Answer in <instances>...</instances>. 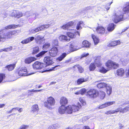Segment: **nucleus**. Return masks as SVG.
<instances>
[{
  "label": "nucleus",
  "instance_id": "nucleus-1",
  "mask_svg": "<svg viewBox=\"0 0 129 129\" xmlns=\"http://www.w3.org/2000/svg\"><path fill=\"white\" fill-rule=\"evenodd\" d=\"M126 6L123 9V13L119 11L116 12L113 16V20L115 23H117L118 22L122 21L123 20V14H125L129 12V2L126 3Z\"/></svg>",
  "mask_w": 129,
  "mask_h": 129
},
{
  "label": "nucleus",
  "instance_id": "nucleus-2",
  "mask_svg": "<svg viewBox=\"0 0 129 129\" xmlns=\"http://www.w3.org/2000/svg\"><path fill=\"white\" fill-rule=\"evenodd\" d=\"M74 23L73 21H71L66 24L63 25L61 27V28L64 29L72 30L71 32H68L67 33V35L68 36V37L70 38H75L76 37L77 33L80 36V34L78 31H76L75 30L70 28L73 26Z\"/></svg>",
  "mask_w": 129,
  "mask_h": 129
},
{
  "label": "nucleus",
  "instance_id": "nucleus-3",
  "mask_svg": "<svg viewBox=\"0 0 129 129\" xmlns=\"http://www.w3.org/2000/svg\"><path fill=\"white\" fill-rule=\"evenodd\" d=\"M94 62L95 64L94 63H91L89 66V69L90 71H93L95 70L96 68L95 65H96L97 67L100 68L102 65L100 62L99 59H95Z\"/></svg>",
  "mask_w": 129,
  "mask_h": 129
},
{
  "label": "nucleus",
  "instance_id": "nucleus-4",
  "mask_svg": "<svg viewBox=\"0 0 129 129\" xmlns=\"http://www.w3.org/2000/svg\"><path fill=\"white\" fill-rule=\"evenodd\" d=\"M50 25L49 24H46L41 26L38 27L35 29H30L29 31V33L31 34H35L40 31L42 30L43 29H45L48 28Z\"/></svg>",
  "mask_w": 129,
  "mask_h": 129
},
{
  "label": "nucleus",
  "instance_id": "nucleus-5",
  "mask_svg": "<svg viewBox=\"0 0 129 129\" xmlns=\"http://www.w3.org/2000/svg\"><path fill=\"white\" fill-rule=\"evenodd\" d=\"M47 102H45L44 103V105L48 108L51 109V106H53L55 103V101L54 98L51 97L48 99Z\"/></svg>",
  "mask_w": 129,
  "mask_h": 129
},
{
  "label": "nucleus",
  "instance_id": "nucleus-6",
  "mask_svg": "<svg viewBox=\"0 0 129 129\" xmlns=\"http://www.w3.org/2000/svg\"><path fill=\"white\" fill-rule=\"evenodd\" d=\"M27 71L26 67H22L19 70L18 74L19 76H26L30 75L33 73L28 74Z\"/></svg>",
  "mask_w": 129,
  "mask_h": 129
},
{
  "label": "nucleus",
  "instance_id": "nucleus-7",
  "mask_svg": "<svg viewBox=\"0 0 129 129\" xmlns=\"http://www.w3.org/2000/svg\"><path fill=\"white\" fill-rule=\"evenodd\" d=\"M33 69L35 70L41 69L46 67V65L43 63L37 61L33 64Z\"/></svg>",
  "mask_w": 129,
  "mask_h": 129
},
{
  "label": "nucleus",
  "instance_id": "nucleus-8",
  "mask_svg": "<svg viewBox=\"0 0 129 129\" xmlns=\"http://www.w3.org/2000/svg\"><path fill=\"white\" fill-rule=\"evenodd\" d=\"M87 94L89 97L90 98H94L97 96L99 94L97 90L93 89H90L87 92Z\"/></svg>",
  "mask_w": 129,
  "mask_h": 129
},
{
  "label": "nucleus",
  "instance_id": "nucleus-9",
  "mask_svg": "<svg viewBox=\"0 0 129 129\" xmlns=\"http://www.w3.org/2000/svg\"><path fill=\"white\" fill-rule=\"evenodd\" d=\"M106 65L107 67L109 68L116 69L118 67L119 65L117 64H116L111 60H109L106 63Z\"/></svg>",
  "mask_w": 129,
  "mask_h": 129
},
{
  "label": "nucleus",
  "instance_id": "nucleus-10",
  "mask_svg": "<svg viewBox=\"0 0 129 129\" xmlns=\"http://www.w3.org/2000/svg\"><path fill=\"white\" fill-rule=\"evenodd\" d=\"M58 52L57 48L54 47L49 51V54L51 57H55L57 55Z\"/></svg>",
  "mask_w": 129,
  "mask_h": 129
},
{
  "label": "nucleus",
  "instance_id": "nucleus-11",
  "mask_svg": "<svg viewBox=\"0 0 129 129\" xmlns=\"http://www.w3.org/2000/svg\"><path fill=\"white\" fill-rule=\"evenodd\" d=\"M10 15L11 16L14 17L16 18H19L22 16V14L18 11L14 10L10 14Z\"/></svg>",
  "mask_w": 129,
  "mask_h": 129
},
{
  "label": "nucleus",
  "instance_id": "nucleus-12",
  "mask_svg": "<svg viewBox=\"0 0 129 129\" xmlns=\"http://www.w3.org/2000/svg\"><path fill=\"white\" fill-rule=\"evenodd\" d=\"M16 31H11L6 33H3V34L5 40L6 38H11L13 37V36L15 34Z\"/></svg>",
  "mask_w": 129,
  "mask_h": 129
},
{
  "label": "nucleus",
  "instance_id": "nucleus-13",
  "mask_svg": "<svg viewBox=\"0 0 129 129\" xmlns=\"http://www.w3.org/2000/svg\"><path fill=\"white\" fill-rule=\"evenodd\" d=\"M44 61L46 63V64H45L46 65H51L53 63L52 59L49 56L45 57L44 59Z\"/></svg>",
  "mask_w": 129,
  "mask_h": 129
},
{
  "label": "nucleus",
  "instance_id": "nucleus-14",
  "mask_svg": "<svg viewBox=\"0 0 129 129\" xmlns=\"http://www.w3.org/2000/svg\"><path fill=\"white\" fill-rule=\"evenodd\" d=\"M115 103V102L114 101L107 102L103 104L100 106L98 108L99 109H102L106 107H107L108 106L112 105L114 104Z\"/></svg>",
  "mask_w": 129,
  "mask_h": 129
},
{
  "label": "nucleus",
  "instance_id": "nucleus-15",
  "mask_svg": "<svg viewBox=\"0 0 129 129\" xmlns=\"http://www.w3.org/2000/svg\"><path fill=\"white\" fill-rule=\"evenodd\" d=\"M39 110L38 105L36 104L34 105L32 107L31 112V113H33L35 115L37 114Z\"/></svg>",
  "mask_w": 129,
  "mask_h": 129
},
{
  "label": "nucleus",
  "instance_id": "nucleus-16",
  "mask_svg": "<svg viewBox=\"0 0 129 129\" xmlns=\"http://www.w3.org/2000/svg\"><path fill=\"white\" fill-rule=\"evenodd\" d=\"M59 40L62 41L68 42L70 41V38L64 35H61L59 37Z\"/></svg>",
  "mask_w": 129,
  "mask_h": 129
},
{
  "label": "nucleus",
  "instance_id": "nucleus-17",
  "mask_svg": "<svg viewBox=\"0 0 129 129\" xmlns=\"http://www.w3.org/2000/svg\"><path fill=\"white\" fill-rule=\"evenodd\" d=\"M34 39V37H30L22 41L21 43L23 44H26L33 41Z\"/></svg>",
  "mask_w": 129,
  "mask_h": 129
},
{
  "label": "nucleus",
  "instance_id": "nucleus-18",
  "mask_svg": "<svg viewBox=\"0 0 129 129\" xmlns=\"http://www.w3.org/2000/svg\"><path fill=\"white\" fill-rule=\"evenodd\" d=\"M120 43V41L119 40L117 41H112L109 43L107 45V46L109 47L114 46H116L118 45Z\"/></svg>",
  "mask_w": 129,
  "mask_h": 129
},
{
  "label": "nucleus",
  "instance_id": "nucleus-19",
  "mask_svg": "<svg viewBox=\"0 0 129 129\" xmlns=\"http://www.w3.org/2000/svg\"><path fill=\"white\" fill-rule=\"evenodd\" d=\"M36 59L34 57H30L25 59L24 62L26 64H30L32 62L36 60Z\"/></svg>",
  "mask_w": 129,
  "mask_h": 129
},
{
  "label": "nucleus",
  "instance_id": "nucleus-20",
  "mask_svg": "<svg viewBox=\"0 0 129 129\" xmlns=\"http://www.w3.org/2000/svg\"><path fill=\"white\" fill-rule=\"evenodd\" d=\"M74 43L72 42L70 43V46H67L66 47L67 48L69 47V48L70 51L71 52H73L78 50L76 48V46L74 45Z\"/></svg>",
  "mask_w": 129,
  "mask_h": 129
},
{
  "label": "nucleus",
  "instance_id": "nucleus-21",
  "mask_svg": "<svg viewBox=\"0 0 129 129\" xmlns=\"http://www.w3.org/2000/svg\"><path fill=\"white\" fill-rule=\"evenodd\" d=\"M116 74L119 76H123L124 74V71L122 68L118 69L117 70Z\"/></svg>",
  "mask_w": 129,
  "mask_h": 129
},
{
  "label": "nucleus",
  "instance_id": "nucleus-22",
  "mask_svg": "<svg viewBox=\"0 0 129 129\" xmlns=\"http://www.w3.org/2000/svg\"><path fill=\"white\" fill-rule=\"evenodd\" d=\"M97 33L99 34H103L105 32V29L104 27L101 26H99L95 29Z\"/></svg>",
  "mask_w": 129,
  "mask_h": 129
},
{
  "label": "nucleus",
  "instance_id": "nucleus-23",
  "mask_svg": "<svg viewBox=\"0 0 129 129\" xmlns=\"http://www.w3.org/2000/svg\"><path fill=\"white\" fill-rule=\"evenodd\" d=\"M67 54L66 53H63L59 56L56 58V61L57 62L62 61L66 56Z\"/></svg>",
  "mask_w": 129,
  "mask_h": 129
},
{
  "label": "nucleus",
  "instance_id": "nucleus-24",
  "mask_svg": "<svg viewBox=\"0 0 129 129\" xmlns=\"http://www.w3.org/2000/svg\"><path fill=\"white\" fill-rule=\"evenodd\" d=\"M66 110V107L64 105H61V106L59 108L58 112L59 113L62 114L64 113Z\"/></svg>",
  "mask_w": 129,
  "mask_h": 129
},
{
  "label": "nucleus",
  "instance_id": "nucleus-25",
  "mask_svg": "<svg viewBox=\"0 0 129 129\" xmlns=\"http://www.w3.org/2000/svg\"><path fill=\"white\" fill-rule=\"evenodd\" d=\"M115 26L113 23L110 24L107 27L108 30L109 31H112L114 30Z\"/></svg>",
  "mask_w": 129,
  "mask_h": 129
},
{
  "label": "nucleus",
  "instance_id": "nucleus-26",
  "mask_svg": "<svg viewBox=\"0 0 129 129\" xmlns=\"http://www.w3.org/2000/svg\"><path fill=\"white\" fill-rule=\"evenodd\" d=\"M60 103L61 105H64L68 103V100L65 97H62L60 101Z\"/></svg>",
  "mask_w": 129,
  "mask_h": 129
},
{
  "label": "nucleus",
  "instance_id": "nucleus-27",
  "mask_svg": "<svg viewBox=\"0 0 129 129\" xmlns=\"http://www.w3.org/2000/svg\"><path fill=\"white\" fill-rule=\"evenodd\" d=\"M84 23L82 21H79L77 24L76 26V29L79 30L82 29V27L81 26H83L84 25Z\"/></svg>",
  "mask_w": 129,
  "mask_h": 129
},
{
  "label": "nucleus",
  "instance_id": "nucleus-28",
  "mask_svg": "<svg viewBox=\"0 0 129 129\" xmlns=\"http://www.w3.org/2000/svg\"><path fill=\"white\" fill-rule=\"evenodd\" d=\"M74 68L76 69L77 68L79 73H82L84 71L83 68L80 66L79 65H76L74 66Z\"/></svg>",
  "mask_w": 129,
  "mask_h": 129
},
{
  "label": "nucleus",
  "instance_id": "nucleus-29",
  "mask_svg": "<svg viewBox=\"0 0 129 129\" xmlns=\"http://www.w3.org/2000/svg\"><path fill=\"white\" fill-rule=\"evenodd\" d=\"M47 51H42L36 55V57L37 58H40L43 56L45 54L47 53Z\"/></svg>",
  "mask_w": 129,
  "mask_h": 129
},
{
  "label": "nucleus",
  "instance_id": "nucleus-30",
  "mask_svg": "<svg viewBox=\"0 0 129 129\" xmlns=\"http://www.w3.org/2000/svg\"><path fill=\"white\" fill-rule=\"evenodd\" d=\"M82 46L87 48L89 47L90 45V44L87 41L85 40L83 41L82 43Z\"/></svg>",
  "mask_w": 129,
  "mask_h": 129
},
{
  "label": "nucleus",
  "instance_id": "nucleus-31",
  "mask_svg": "<svg viewBox=\"0 0 129 129\" xmlns=\"http://www.w3.org/2000/svg\"><path fill=\"white\" fill-rule=\"evenodd\" d=\"M106 87L107 92L108 94L109 95L112 92V88L111 86L109 85H108L106 84V85L105 87Z\"/></svg>",
  "mask_w": 129,
  "mask_h": 129
},
{
  "label": "nucleus",
  "instance_id": "nucleus-32",
  "mask_svg": "<svg viewBox=\"0 0 129 129\" xmlns=\"http://www.w3.org/2000/svg\"><path fill=\"white\" fill-rule=\"evenodd\" d=\"M72 108L73 112H75L79 110L80 108L81 107V105H80L79 106L75 105H72Z\"/></svg>",
  "mask_w": 129,
  "mask_h": 129
},
{
  "label": "nucleus",
  "instance_id": "nucleus-33",
  "mask_svg": "<svg viewBox=\"0 0 129 129\" xmlns=\"http://www.w3.org/2000/svg\"><path fill=\"white\" fill-rule=\"evenodd\" d=\"M18 25L11 24L8 25L5 27L6 29L15 28L18 27Z\"/></svg>",
  "mask_w": 129,
  "mask_h": 129
},
{
  "label": "nucleus",
  "instance_id": "nucleus-34",
  "mask_svg": "<svg viewBox=\"0 0 129 129\" xmlns=\"http://www.w3.org/2000/svg\"><path fill=\"white\" fill-rule=\"evenodd\" d=\"M66 111L68 114H71L73 112L71 106L69 105L66 107Z\"/></svg>",
  "mask_w": 129,
  "mask_h": 129
},
{
  "label": "nucleus",
  "instance_id": "nucleus-35",
  "mask_svg": "<svg viewBox=\"0 0 129 129\" xmlns=\"http://www.w3.org/2000/svg\"><path fill=\"white\" fill-rule=\"evenodd\" d=\"M58 66H55L54 67H52L51 68L49 69H46L45 70H44V71H43L42 72V73H43L44 72H49V71H54L56 70L57 69V68H56Z\"/></svg>",
  "mask_w": 129,
  "mask_h": 129
},
{
  "label": "nucleus",
  "instance_id": "nucleus-36",
  "mask_svg": "<svg viewBox=\"0 0 129 129\" xmlns=\"http://www.w3.org/2000/svg\"><path fill=\"white\" fill-rule=\"evenodd\" d=\"M15 67V64H10L8 65L6 67V68H7L9 71H11L13 70Z\"/></svg>",
  "mask_w": 129,
  "mask_h": 129
},
{
  "label": "nucleus",
  "instance_id": "nucleus-37",
  "mask_svg": "<svg viewBox=\"0 0 129 129\" xmlns=\"http://www.w3.org/2000/svg\"><path fill=\"white\" fill-rule=\"evenodd\" d=\"M92 37L94 41V44L95 45L97 44L99 42V39L96 36L93 35H92Z\"/></svg>",
  "mask_w": 129,
  "mask_h": 129
},
{
  "label": "nucleus",
  "instance_id": "nucleus-38",
  "mask_svg": "<svg viewBox=\"0 0 129 129\" xmlns=\"http://www.w3.org/2000/svg\"><path fill=\"white\" fill-rule=\"evenodd\" d=\"M106 85V84L105 83H101L98 84L97 87L99 88H103L105 87Z\"/></svg>",
  "mask_w": 129,
  "mask_h": 129
},
{
  "label": "nucleus",
  "instance_id": "nucleus-39",
  "mask_svg": "<svg viewBox=\"0 0 129 129\" xmlns=\"http://www.w3.org/2000/svg\"><path fill=\"white\" fill-rule=\"evenodd\" d=\"M39 51V48L38 46L34 48L32 52V54H36Z\"/></svg>",
  "mask_w": 129,
  "mask_h": 129
},
{
  "label": "nucleus",
  "instance_id": "nucleus-40",
  "mask_svg": "<svg viewBox=\"0 0 129 129\" xmlns=\"http://www.w3.org/2000/svg\"><path fill=\"white\" fill-rule=\"evenodd\" d=\"M50 46V43H45L43 46V50L47 49L49 48Z\"/></svg>",
  "mask_w": 129,
  "mask_h": 129
},
{
  "label": "nucleus",
  "instance_id": "nucleus-41",
  "mask_svg": "<svg viewBox=\"0 0 129 129\" xmlns=\"http://www.w3.org/2000/svg\"><path fill=\"white\" fill-rule=\"evenodd\" d=\"M86 81V80H85L84 78H80L77 80V83L78 84H80L83 82Z\"/></svg>",
  "mask_w": 129,
  "mask_h": 129
},
{
  "label": "nucleus",
  "instance_id": "nucleus-42",
  "mask_svg": "<svg viewBox=\"0 0 129 129\" xmlns=\"http://www.w3.org/2000/svg\"><path fill=\"white\" fill-rule=\"evenodd\" d=\"M44 37L42 36L38 35L36 37L35 39L36 40L37 43H38L39 41H40V40L42 39Z\"/></svg>",
  "mask_w": 129,
  "mask_h": 129
},
{
  "label": "nucleus",
  "instance_id": "nucleus-43",
  "mask_svg": "<svg viewBox=\"0 0 129 129\" xmlns=\"http://www.w3.org/2000/svg\"><path fill=\"white\" fill-rule=\"evenodd\" d=\"M107 71L108 70L103 67H102L100 69V72L103 73H106Z\"/></svg>",
  "mask_w": 129,
  "mask_h": 129
},
{
  "label": "nucleus",
  "instance_id": "nucleus-44",
  "mask_svg": "<svg viewBox=\"0 0 129 129\" xmlns=\"http://www.w3.org/2000/svg\"><path fill=\"white\" fill-rule=\"evenodd\" d=\"M42 90L40 89V90H34V89H31L28 90V93L29 92H38L40 91H41Z\"/></svg>",
  "mask_w": 129,
  "mask_h": 129
},
{
  "label": "nucleus",
  "instance_id": "nucleus-45",
  "mask_svg": "<svg viewBox=\"0 0 129 129\" xmlns=\"http://www.w3.org/2000/svg\"><path fill=\"white\" fill-rule=\"evenodd\" d=\"M122 113L126 112L127 111L129 110V105L126 106L124 108H122Z\"/></svg>",
  "mask_w": 129,
  "mask_h": 129
},
{
  "label": "nucleus",
  "instance_id": "nucleus-46",
  "mask_svg": "<svg viewBox=\"0 0 129 129\" xmlns=\"http://www.w3.org/2000/svg\"><path fill=\"white\" fill-rule=\"evenodd\" d=\"M114 113H116L118 112H119L120 113H122V108L121 107L118 108L114 110Z\"/></svg>",
  "mask_w": 129,
  "mask_h": 129
},
{
  "label": "nucleus",
  "instance_id": "nucleus-47",
  "mask_svg": "<svg viewBox=\"0 0 129 129\" xmlns=\"http://www.w3.org/2000/svg\"><path fill=\"white\" fill-rule=\"evenodd\" d=\"M29 127V125L23 124L18 129H26Z\"/></svg>",
  "mask_w": 129,
  "mask_h": 129
},
{
  "label": "nucleus",
  "instance_id": "nucleus-48",
  "mask_svg": "<svg viewBox=\"0 0 129 129\" xmlns=\"http://www.w3.org/2000/svg\"><path fill=\"white\" fill-rule=\"evenodd\" d=\"M5 77V75L4 74H0V83L2 82Z\"/></svg>",
  "mask_w": 129,
  "mask_h": 129
},
{
  "label": "nucleus",
  "instance_id": "nucleus-49",
  "mask_svg": "<svg viewBox=\"0 0 129 129\" xmlns=\"http://www.w3.org/2000/svg\"><path fill=\"white\" fill-rule=\"evenodd\" d=\"M94 7H95L93 6L88 7L84 8V11H87L89 10H92V9H93L94 8Z\"/></svg>",
  "mask_w": 129,
  "mask_h": 129
},
{
  "label": "nucleus",
  "instance_id": "nucleus-50",
  "mask_svg": "<svg viewBox=\"0 0 129 129\" xmlns=\"http://www.w3.org/2000/svg\"><path fill=\"white\" fill-rule=\"evenodd\" d=\"M58 43V41L57 39L54 40L53 41L52 45L53 46H57Z\"/></svg>",
  "mask_w": 129,
  "mask_h": 129
},
{
  "label": "nucleus",
  "instance_id": "nucleus-51",
  "mask_svg": "<svg viewBox=\"0 0 129 129\" xmlns=\"http://www.w3.org/2000/svg\"><path fill=\"white\" fill-rule=\"evenodd\" d=\"M57 125L56 124L51 125L49 126L48 129H54L57 127Z\"/></svg>",
  "mask_w": 129,
  "mask_h": 129
},
{
  "label": "nucleus",
  "instance_id": "nucleus-52",
  "mask_svg": "<svg viewBox=\"0 0 129 129\" xmlns=\"http://www.w3.org/2000/svg\"><path fill=\"white\" fill-rule=\"evenodd\" d=\"M112 3V2H111L110 3L107 4V5H106L105 8L107 10H108L110 8V6Z\"/></svg>",
  "mask_w": 129,
  "mask_h": 129
},
{
  "label": "nucleus",
  "instance_id": "nucleus-53",
  "mask_svg": "<svg viewBox=\"0 0 129 129\" xmlns=\"http://www.w3.org/2000/svg\"><path fill=\"white\" fill-rule=\"evenodd\" d=\"M79 101L82 104V106H84L86 104L85 101L82 98L79 99Z\"/></svg>",
  "mask_w": 129,
  "mask_h": 129
},
{
  "label": "nucleus",
  "instance_id": "nucleus-54",
  "mask_svg": "<svg viewBox=\"0 0 129 129\" xmlns=\"http://www.w3.org/2000/svg\"><path fill=\"white\" fill-rule=\"evenodd\" d=\"M12 49V46H10L8 48H5L4 49V51L8 52L11 50Z\"/></svg>",
  "mask_w": 129,
  "mask_h": 129
},
{
  "label": "nucleus",
  "instance_id": "nucleus-55",
  "mask_svg": "<svg viewBox=\"0 0 129 129\" xmlns=\"http://www.w3.org/2000/svg\"><path fill=\"white\" fill-rule=\"evenodd\" d=\"M114 110H110L106 112L105 114H114Z\"/></svg>",
  "mask_w": 129,
  "mask_h": 129
},
{
  "label": "nucleus",
  "instance_id": "nucleus-56",
  "mask_svg": "<svg viewBox=\"0 0 129 129\" xmlns=\"http://www.w3.org/2000/svg\"><path fill=\"white\" fill-rule=\"evenodd\" d=\"M3 34L0 35V41H4L5 40Z\"/></svg>",
  "mask_w": 129,
  "mask_h": 129
},
{
  "label": "nucleus",
  "instance_id": "nucleus-57",
  "mask_svg": "<svg viewBox=\"0 0 129 129\" xmlns=\"http://www.w3.org/2000/svg\"><path fill=\"white\" fill-rule=\"evenodd\" d=\"M81 94H84L86 92V89H81Z\"/></svg>",
  "mask_w": 129,
  "mask_h": 129
},
{
  "label": "nucleus",
  "instance_id": "nucleus-58",
  "mask_svg": "<svg viewBox=\"0 0 129 129\" xmlns=\"http://www.w3.org/2000/svg\"><path fill=\"white\" fill-rule=\"evenodd\" d=\"M129 104V101H125L123 103V104L122 105H121V106H122L123 105H125L127 104Z\"/></svg>",
  "mask_w": 129,
  "mask_h": 129
},
{
  "label": "nucleus",
  "instance_id": "nucleus-59",
  "mask_svg": "<svg viewBox=\"0 0 129 129\" xmlns=\"http://www.w3.org/2000/svg\"><path fill=\"white\" fill-rule=\"evenodd\" d=\"M89 55V54L88 53L84 54H83L82 56L81 57V58L86 57L87 56H88Z\"/></svg>",
  "mask_w": 129,
  "mask_h": 129
},
{
  "label": "nucleus",
  "instance_id": "nucleus-60",
  "mask_svg": "<svg viewBox=\"0 0 129 129\" xmlns=\"http://www.w3.org/2000/svg\"><path fill=\"white\" fill-rule=\"evenodd\" d=\"M105 96V94L104 92H103L102 94V96H101V98L103 99Z\"/></svg>",
  "mask_w": 129,
  "mask_h": 129
},
{
  "label": "nucleus",
  "instance_id": "nucleus-61",
  "mask_svg": "<svg viewBox=\"0 0 129 129\" xmlns=\"http://www.w3.org/2000/svg\"><path fill=\"white\" fill-rule=\"evenodd\" d=\"M76 88H70V91H75V90L76 89Z\"/></svg>",
  "mask_w": 129,
  "mask_h": 129
},
{
  "label": "nucleus",
  "instance_id": "nucleus-62",
  "mask_svg": "<svg viewBox=\"0 0 129 129\" xmlns=\"http://www.w3.org/2000/svg\"><path fill=\"white\" fill-rule=\"evenodd\" d=\"M23 109L22 108H18V111L20 113L22 112V111Z\"/></svg>",
  "mask_w": 129,
  "mask_h": 129
},
{
  "label": "nucleus",
  "instance_id": "nucleus-63",
  "mask_svg": "<svg viewBox=\"0 0 129 129\" xmlns=\"http://www.w3.org/2000/svg\"><path fill=\"white\" fill-rule=\"evenodd\" d=\"M83 129H90L88 126H84L83 127Z\"/></svg>",
  "mask_w": 129,
  "mask_h": 129
},
{
  "label": "nucleus",
  "instance_id": "nucleus-64",
  "mask_svg": "<svg viewBox=\"0 0 129 129\" xmlns=\"http://www.w3.org/2000/svg\"><path fill=\"white\" fill-rule=\"evenodd\" d=\"M128 28L126 27L124 29H122V32L121 33H123Z\"/></svg>",
  "mask_w": 129,
  "mask_h": 129
}]
</instances>
